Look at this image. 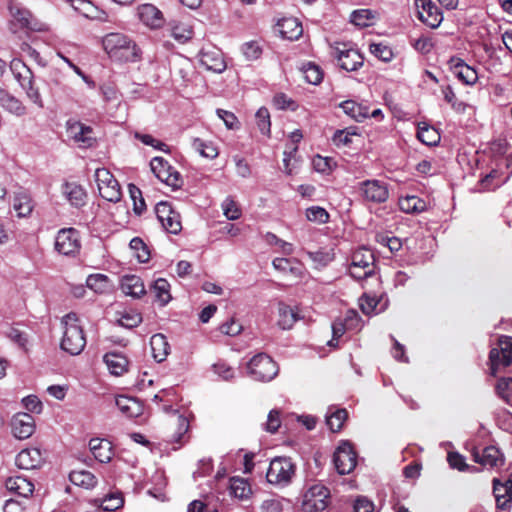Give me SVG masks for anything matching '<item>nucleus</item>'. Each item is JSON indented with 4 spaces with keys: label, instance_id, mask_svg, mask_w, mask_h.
Masks as SVG:
<instances>
[{
    "label": "nucleus",
    "instance_id": "nucleus-1",
    "mask_svg": "<svg viewBox=\"0 0 512 512\" xmlns=\"http://www.w3.org/2000/svg\"><path fill=\"white\" fill-rule=\"evenodd\" d=\"M9 14L7 27L10 33L18 36L20 33L28 35L30 32H46L49 26L35 17L21 2L9 0L7 3Z\"/></svg>",
    "mask_w": 512,
    "mask_h": 512
},
{
    "label": "nucleus",
    "instance_id": "nucleus-2",
    "mask_svg": "<svg viewBox=\"0 0 512 512\" xmlns=\"http://www.w3.org/2000/svg\"><path fill=\"white\" fill-rule=\"evenodd\" d=\"M103 48L112 60L135 62L140 59V49L127 35L109 33L103 37Z\"/></svg>",
    "mask_w": 512,
    "mask_h": 512
},
{
    "label": "nucleus",
    "instance_id": "nucleus-3",
    "mask_svg": "<svg viewBox=\"0 0 512 512\" xmlns=\"http://www.w3.org/2000/svg\"><path fill=\"white\" fill-rule=\"evenodd\" d=\"M61 324L64 329L61 349L71 355L80 354L86 346V338L77 314L73 312L66 314L62 318Z\"/></svg>",
    "mask_w": 512,
    "mask_h": 512
},
{
    "label": "nucleus",
    "instance_id": "nucleus-4",
    "mask_svg": "<svg viewBox=\"0 0 512 512\" xmlns=\"http://www.w3.org/2000/svg\"><path fill=\"white\" fill-rule=\"evenodd\" d=\"M10 69L20 86L26 91L27 97L38 108L42 109L44 103L38 88L34 87L33 74L30 68L22 60L15 58L10 63Z\"/></svg>",
    "mask_w": 512,
    "mask_h": 512
},
{
    "label": "nucleus",
    "instance_id": "nucleus-5",
    "mask_svg": "<svg viewBox=\"0 0 512 512\" xmlns=\"http://www.w3.org/2000/svg\"><path fill=\"white\" fill-rule=\"evenodd\" d=\"M375 269V256L370 249L360 247L352 253L349 273L354 279L364 280L372 277Z\"/></svg>",
    "mask_w": 512,
    "mask_h": 512
},
{
    "label": "nucleus",
    "instance_id": "nucleus-6",
    "mask_svg": "<svg viewBox=\"0 0 512 512\" xmlns=\"http://www.w3.org/2000/svg\"><path fill=\"white\" fill-rule=\"evenodd\" d=\"M296 466L289 457H275L271 460L266 473L270 484L285 487L292 482L295 476Z\"/></svg>",
    "mask_w": 512,
    "mask_h": 512
},
{
    "label": "nucleus",
    "instance_id": "nucleus-7",
    "mask_svg": "<svg viewBox=\"0 0 512 512\" xmlns=\"http://www.w3.org/2000/svg\"><path fill=\"white\" fill-rule=\"evenodd\" d=\"M331 55L337 60L340 68L348 72L357 71L364 63L362 54L347 43H334L331 46Z\"/></svg>",
    "mask_w": 512,
    "mask_h": 512
},
{
    "label": "nucleus",
    "instance_id": "nucleus-8",
    "mask_svg": "<svg viewBox=\"0 0 512 512\" xmlns=\"http://www.w3.org/2000/svg\"><path fill=\"white\" fill-rule=\"evenodd\" d=\"M248 370L255 380L268 382L275 378L279 368L270 356L265 353H259L249 361Z\"/></svg>",
    "mask_w": 512,
    "mask_h": 512
},
{
    "label": "nucleus",
    "instance_id": "nucleus-9",
    "mask_svg": "<svg viewBox=\"0 0 512 512\" xmlns=\"http://www.w3.org/2000/svg\"><path fill=\"white\" fill-rule=\"evenodd\" d=\"M490 370L496 376L500 368H506L512 364V337L500 336L497 347L489 352Z\"/></svg>",
    "mask_w": 512,
    "mask_h": 512
},
{
    "label": "nucleus",
    "instance_id": "nucleus-10",
    "mask_svg": "<svg viewBox=\"0 0 512 512\" xmlns=\"http://www.w3.org/2000/svg\"><path fill=\"white\" fill-rule=\"evenodd\" d=\"M95 180L100 196L109 201L117 203L121 200L122 193L118 181L106 168H98L95 171Z\"/></svg>",
    "mask_w": 512,
    "mask_h": 512
},
{
    "label": "nucleus",
    "instance_id": "nucleus-11",
    "mask_svg": "<svg viewBox=\"0 0 512 512\" xmlns=\"http://www.w3.org/2000/svg\"><path fill=\"white\" fill-rule=\"evenodd\" d=\"M150 167L154 175L166 185L173 189H178L182 186L183 180L180 173L164 158L154 157L150 162Z\"/></svg>",
    "mask_w": 512,
    "mask_h": 512
},
{
    "label": "nucleus",
    "instance_id": "nucleus-12",
    "mask_svg": "<svg viewBox=\"0 0 512 512\" xmlns=\"http://www.w3.org/2000/svg\"><path fill=\"white\" fill-rule=\"evenodd\" d=\"M329 490L322 484L312 485L303 495L304 512L323 511L328 506Z\"/></svg>",
    "mask_w": 512,
    "mask_h": 512
},
{
    "label": "nucleus",
    "instance_id": "nucleus-13",
    "mask_svg": "<svg viewBox=\"0 0 512 512\" xmlns=\"http://www.w3.org/2000/svg\"><path fill=\"white\" fill-rule=\"evenodd\" d=\"M155 213L163 229L171 234H178L182 230L180 214L175 211L169 202H159L155 207Z\"/></svg>",
    "mask_w": 512,
    "mask_h": 512
},
{
    "label": "nucleus",
    "instance_id": "nucleus-14",
    "mask_svg": "<svg viewBox=\"0 0 512 512\" xmlns=\"http://www.w3.org/2000/svg\"><path fill=\"white\" fill-rule=\"evenodd\" d=\"M66 131L68 137L77 143L79 147H91L96 141L92 127L78 120L69 119L66 122Z\"/></svg>",
    "mask_w": 512,
    "mask_h": 512
},
{
    "label": "nucleus",
    "instance_id": "nucleus-15",
    "mask_svg": "<svg viewBox=\"0 0 512 512\" xmlns=\"http://www.w3.org/2000/svg\"><path fill=\"white\" fill-rule=\"evenodd\" d=\"M333 462L337 472L341 475L352 472L357 464V456L350 443L344 442L334 452Z\"/></svg>",
    "mask_w": 512,
    "mask_h": 512
},
{
    "label": "nucleus",
    "instance_id": "nucleus-16",
    "mask_svg": "<svg viewBox=\"0 0 512 512\" xmlns=\"http://www.w3.org/2000/svg\"><path fill=\"white\" fill-rule=\"evenodd\" d=\"M417 16L421 22L431 28H437L443 21L442 11L432 0H415Z\"/></svg>",
    "mask_w": 512,
    "mask_h": 512
},
{
    "label": "nucleus",
    "instance_id": "nucleus-17",
    "mask_svg": "<svg viewBox=\"0 0 512 512\" xmlns=\"http://www.w3.org/2000/svg\"><path fill=\"white\" fill-rule=\"evenodd\" d=\"M80 248L78 231L74 228L61 229L56 236L55 249L63 255L76 253Z\"/></svg>",
    "mask_w": 512,
    "mask_h": 512
},
{
    "label": "nucleus",
    "instance_id": "nucleus-18",
    "mask_svg": "<svg viewBox=\"0 0 512 512\" xmlns=\"http://www.w3.org/2000/svg\"><path fill=\"white\" fill-rule=\"evenodd\" d=\"M360 190L365 200L369 202L384 203L389 198L387 184L376 179L361 182Z\"/></svg>",
    "mask_w": 512,
    "mask_h": 512
},
{
    "label": "nucleus",
    "instance_id": "nucleus-19",
    "mask_svg": "<svg viewBox=\"0 0 512 512\" xmlns=\"http://www.w3.org/2000/svg\"><path fill=\"white\" fill-rule=\"evenodd\" d=\"M450 74L464 85H474L478 80V73L472 66L459 58H450Z\"/></svg>",
    "mask_w": 512,
    "mask_h": 512
},
{
    "label": "nucleus",
    "instance_id": "nucleus-20",
    "mask_svg": "<svg viewBox=\"0 0 512 512\" xmlns=\"http://www.w3.org/2000/svg\"><path fill=\"white\" fill-rule=\"evenodd\" d=\"M389 300L386 294L365 292L359 299V305L362 312L366 315L378 314L386 310Z\"/></svg>",
    "mask_w": 512,
    "mask_h": 512
},
{
    "label": "nucleus",
    "instance_id": "nucleus-21",
    "mask_svg": "<svg viewBox=\"0 0 512 512\" xmlns=\"http://www.w3.org/2000/svg\"><path fill=\"white\" fill-rule=\"evenodd\" d=\"M13 435L20 440L29 438L35 431V421L28 413H18L11 420Z\"/></svg>",
    "mask_w": 512,
    "mask_h": 512
},
{
    "label": "nucleus",
    "instance_id": "nucleus-22",
    "mask_svg": "<svg viewBox=\"0 0 512 512\" xmlns=\"http://www.w3.org/2000/svg\"><path fill=\"white\" fill-rule=\"evenodd\" d=\"M493 494L497 508L502 510L508 509L512 503V475L504 482H501L498 478H494Z\"/></svg>",
    "mask_w": 512,
    "mask_h": 512
},
{
    "label": "nucleus",
    "instance_id": "nucleus-23",
    "mask_svg": "<svg viewBox=\"0 0 512 512\" xmlns=\"http://www.w3.org/2000/svg\"><path fill=\"white\" fill-rule=\"evenodd\" d=\"M61 192L71 206L80 208L86 204L87 194L85 189L76 182L62 184Z\"/></svg>",
    "mask_w": 512,
    "mask_h": 512
},
{
    "label": "nucleus",
    "instance_id": "nucleus-24",
    "mask_svg": "<svg viewBox=\"0 0 512 512\" xmlns=\"http://www.w3.org/2000/svg\"><path fill=\"white\" fill-rule=\"evenodd\" d=\"M15 463L20 469H35L42 463V453L38 448L23 449L16 456Z\"/></svg>",
    "mask_w": 512,
    "mask_h": 512
},
{
    "label": "nucleus",
    "instance_id": "nucleus-25",
    "mask_svg": "<svg viewBox=\"0 0 512 512\" xmlns=\"http://www.w3.org/2000/svg\"><path fill=\"white\" fill-rule=\"evenodd\" d=\"M115 403L120 412L128 418H136L143 413V406L136 398L120 395L116 397Z\"/></svg>",
    "mask_w": 512,
    "mask_h": 512
},
{
    "label": "nucleus",
    "instance_id": "nucleus-26",
    "mask_svg": "<svg viewBox=\"0 0 512 512\" xmlns=\"http://www.w3.org/2000/svg\"><path fill=\"white\" fill-rule=\"evenodd\" d=\"M89 448L95 459L101 463H108L114 454L111 442L106 439H91L89 441Z\"/></svg>",
    "mask_w": 512,
    "mask_h": 512
},
{
    "label": "nucleus",
    "instance_id": "nucleus-27",
    "mask_svg": "<svg viewBox=\"0 0 512 512\" xmlns=\"http://www.w3.org/2000/svg\"><path fill=\"white\" fill-rule=\"evenodd\" d=\"M277 28L281 36L288 40H297L303 33L302 24L294 17L279 20Z\"/></svg>",
    "mask_w": 512,
    "mask_h": 512
},
{
    "label": "nucleus",
    "instance_id": "nucleus-28",
    "mask_svg": "<svg viewBox=\"0 0 512 512\" xmlns=\"http://www.w3.org/2000/svg\"><path fill=\"white\" fill-rule=\"evenodd\" d=\"M5 486L8 491L23 498H28L34 491L33 483L22 476L9 477L5 481Z\"/></svg>",
    "mask_w": 512,
    "mask_h": 512
},
{
    "label": "nucleus",
    "instance_id": "nucleus-29",
    "mask_svg": "<svg viewBox=\"0 0 512 512\" xmlns=\"http://www.w3.org/2000/svg\"><path fill=\"white\" fill-rule=\"evenodd\" d=\"M200 63L213 72L220 73L225 70L226 64L220 51L202 50L200 52Z\"/></svg>",
    "mask_w": 512,
    "mask_h": 512
},
{
    "label": "nucleus",
    "instance_id": "nucleus-30",
    "mask_svg": "<svg viewBox=\"0 0 512 512\" xmlns=\"http://www.w3.org/2000/svg\"><path fill=\"white\" fill-rule=\"evenodd\" d=\"M140 20L150 28H158L163 23L162 13L152 4H144L138 8Z\"/></svg>",
    "mask_w": 512,
    "mask_h": 512
},
{
    "label": "nucleus",
    "instance_id": "nucleus-31",
    "mask_svg": "<svg viewBox=\"0 0 512 512\" xmlns=\"http://www.w3.org/2000/svg\"><path fill=\"white\" fill-rule=\"evenodd\" d=\"M121 290L125 295L140 298L145 294L143 281L136 275H125L121 280Z\"/></svg>",
    "mask_w": 512,
    "mask_h": 512
},
{
    "label": "nucleus",
    "instance_id": "nucleus-32",
    "mask_svg": "<svg viewBox=\"0 0 512 512\" xmlns=\"http://www.w3.org/2000/svg\"><path fill=\"white\" fill-rule=\"evenodd\" d=\"M474 461L482 464L483 466L496 467L503 464L502 453L494 446H489L483 449L481 456L478 452L473 454Z\"/></svg>",
    "mask_w": 512,
    "mask_h": 512
},
{
    "label": "nucleus",
    "instance_id": "nucleus-33",
    "mask_svg": "<svg viewBox=\"0 0 512 512\" xmlns=\"http://www.w3.org/2000/svg\"><path fill=\"white\" fill-rule=\"evenodd\" d=\"M104 362L110 373L115 376H120L127 371L128 360L120 353L110 352L105 354Z\"/></svg>",
    "mask_w": 512,
    "mask_h": 512
},
{
    "label": "nucleus",
    "instance_id": "nucleus-34",
    "mask_svg": "<svg viewBox=\"0 0 512 512\" xmlns=\"http://www.w3.org/2000/svg\"><path fill=\"white\" fill-rule=\"evenodd\" d=\"M152 356L157 362H162L169 354V343L163 334H155L150 339Z\"/></svg>",
    "mask_w": 512,
    "mask_h": 512
},
{
    "label": "nucleus",
    "instance_id": "nucleus-35",
    "mask_svg": "<svg viewBox=\"0 0 512 512\" xmlns=\"http://www.w3.org/2000/svg\"><path fill=\"white\" fill-rule=\"evenodd\" d=\"M344 113L357 122H362L369 117V108L366 105L357 103L354 100H346L340 104Z\"/></svg>",
    "mask_w": 512,
    "mask_h": 512
},
{
    "label": "nucleus",
    "instance_id": "nucleus-36",
    "mask_svg": "<svg viewBox=\"0 0 512 512\" xmlns=\"http://www.w3.org/2000/svg\"><path fill=\"white\" fill-rule=\"evenodd\" d=\"M298 320V315L292 307L280 302L278 304V320L277 325L283 329H291L295 322Z\"/></svg>",
    "mask_w": 512,
    "mask_h": 512
},
{
    "label": "nucleus",
    "instance_id": "nucleus-37",
    "mask_svg": "<svg viewBox=\"0 0 512 512\" xmlns=\"http://www.w3.org/2000/svg\"><path fill=\"white\" fill-rule=\"evenodd\" d=\"M230 494L239 500H247L252 495V488L248 480L241 477L230 479Z\"/></svg>",
    "mask_w": 512,
    "mask_h": 512
},
{
    "label": "nucleus",
    "instance_id": "nucleus-38",
    "mask_svg": "<svg viewBox=\"0 0 512 512\" xmlns=\"http://www.w3.org/2000/svg\"><path fill=\"white\" fill-rule=\"evenodd\" d=\"M398 205L402 212L408 214L420 213L426 209V202L415 195L401 197L398 201Z\"/></svg>",
    "mask_w": 512,
    "mask_h": 512
},
{
    "label": "nucleus",
    "instance_id": "nucleus-39",
    "mask_svg": "<svg viewBox=\"0 0 512 512\" xmlns=\"http://www.w3.org/2000/svg\"><path fill=\"white\" fill-rule=\"evenodd\" d=\"M417 138L423 144L433 146L439 143L441 137L434 127L425 122H421L418 124Z\"/></svg>",
    "mask_w": 512,
    "mask_h": 512
},
{
    "label": "nucleus",
    "instance_id": "nucleus-40",
    "mask_svg": "<svg viewBox=\"0 0 512 512\" xmlns=\"http://www.w3.org/2000/svg\"><path fill=\"white\" fill-rule=\"evenodd\" d=\"M348 417L346 409L330 408L326 414V424L332 432H338Z\"/></svg>",
    "mask_w": 512,
    "mask_h": 512
},
{
    "label": "nucleus",
    "instance_id": "nucleus-41",
    "mask_svg": "<svg viewBox=\"0 0 512 512\" xmlns=\"http://www.w3.org/2000/svg\"><path fill=\"white\" fill-rule=\"evenodd\" d=\"M69 480L77 486L91 489L97 484V479L90 471L87 470H74L69 474Z\"/></svg>",
    "mask_w": 512,
    "mask_h": 512
},
{
    "label": "nucleus",
    "instance_id": "nucleus-42",
    "mask_svg": "<svg viewBox=\"0 0 512 512\" xmlns=\"http://www.w3.org/2000/svg\"><path fill=\"white\" fill-rule=\"evenodd\" d=\"M86 285L96 293L102 294L111 289V281L108 276L104 274H92L86 279Z\"/></svg>",
    "mask_w": 512,
    "mask_h": 512
},
{
    "label": "nucleus",
    "instance_id": "nucleus-43",
    "mask_svg": "<svg viewBox=\"0 0 512 512\" xmlns=\"http://www.w3.org/2000/svg\"><path fill=\"white\" fill-rule=\"evenodd\" d=\"M192 148L198 152L202 157L214 159L218 156V148L211 141H204L201 138H193Z\"/></svg>",
    "mask_w": 512,
    "mask_h": 512
},
{
    "label": "nucleus",
    "instance_id": "nucleus-44",
    "mask_svg": "<svg viewBox=\"0 0 512 512\" xmlns=\"http://www.w3.org/2000/svg\"><path fill=\"white\" fill-rule=\"evenodd\" d=\"M157 301L161 306L166 305L171 300L170 284L164 278H158L152 286Z\"/></svg>",
    "mask_w": 512,
    "mask_h": 512
},
{
    "label": "nucleus",
    "instance_id": "nucleus-45",
    "mask_svg": "<svg viewBox=\"0 0 512 512\" xmlns=\"http://www.w3.org/2000/svg\"><path fill=\"white\" fill-rule=\"evenodd\" d=\"M307 256L316 264V266L324 267L334 260L332 249L321 248L317 251H306Z\"/></svg>",
    "mask_w": 512,
    "mask_h": 512
},
{
    "label": "nucleus",
    "instance_id": "nucleus-46",
    "mask_svg": "<svg viewBox=\"0 0 512 512\" xmlns=\"http://www.w3.org/2000/svg\"><path fill=\"white\" fill-rule=\"evenodd\" d=\"M13 208L19 217H26L32 212L31 199L26 194H18L13 199Z\"/></svg>",
    "mask_w": 512,
    "mask_h": 512
},
{
    "label": "nucleus",
    "instance_id": "nucleus-47",
    "mask_svg": "<svg viewBox=\"0 0 512 512\" xmlns=\"http://www.w3.org/2000/svg\"><path fill=\"white\" fill-rule=\"evenodd\" d=\"M130 248L135 252V256L141 263H146L150 259V251L147 245L139 237L133 238L129 243Z\"/></svg>",
    "mask_w": 512,
    "mask_h": 512
},
{
    "label": "nucleus",
    "instance_id": "nucleus-48",
    "mask_svg": "<svg viewBox=\"0 0 512 512\" xmlns=\"http://www.w3.org/2000/svg\"><path fill=\"white\" fill-rule=\"evenodd\" d=\"M303 74L305 80L313 85L320 84L323 79V72L321 68L318 65L311 62L307 63L303 67Z\"/></svg>",
    "mask_w": 512,
    "mask_h": 512
},
{
    "label": "nucleus",
    "instance_id": "nucleus-49",
    "mask_svg": "<svg viewBox=\"0 0 512 512\" xmlns=\"http://www.w3.org/2000/svg\"><path fill=\"white\" fill-rule=\"evenodd\" d=\"M506 179H500V173L497 170H492L490 173L483 177L479 184L481 188L478 191L492 190L504 183Z\"/></svg>",
    "mask_w": 512,
    "mask_h": 512
},
{
    "label": "nucleus",
    "instance_id": "nucleus-50",
    "mask_svg": "<svg viewBox=\"0 0 512 512\" xmlns=\"http://www.w3.org/2000/svg\"><path fill=\"white\" fill-rule=\"evenodd\" d=\"M273 267L280 272H289L295 277L302 276V269L299 266H293L292 261L287 258H275L272 262Z\"/></svg>",
    "mask_w": 512,
    "mask_h": 512
},
{
    "label": "nucleus",
    "instance_id": "nucleus-51",
    "mask_svg": "<svg viewBox=\"0 0 512 512\" xmlns=\"http://www.w3.org/2000/svg\"><path fill=\"white\" fill-rule=\"evenodd\" d=\"M312 164L315 171L322 174H329L336 167V162L333 158L323 157L321 155L314 156Z\"/></svg>",
    "mask_w": 512,
    "mask_h": 512
},
{
    "label": "nucleus",
    "instance_id": "nucleus-52",
    "mask_svg": "<svg viewBox=\"0 0 512 512\" xmlns=\"http://www.w3.org/2000/svg\"><path fill=\"white\" fill-rule=\"evenodd\" d=\"M305 215L308 221L318 224H325L329 221L328 212L320 206H311L307 208Z\"/></svg>",
    "mask_w": 512,
    "mask_h": 512
},
{
    "label": "nucleus",
    "instance_id": "nucleus-53",
    "mask_svg": "<svg viewBox=\"0 0 512 512\" xmlns=\"http://www.w3.org/2000/svg\"><path fill=\"white\" fill-rule=\"evenodd\" d=\"M142 322V316L136 311H126L117 319L118 325L125 328L137 327Z\"/></svg>",
    "mask_w": 512,
    "mask_h": 512
},
{
    "label": "nucleus",
    "instance_id": "nucleus-54",
    "mask_svg": "<svg viewBox=\"0 0 512 512\" xmlns=\"http://www.w3.org/2000/svg\"><path fill=\"white\" fill-rule=\"evenodd\" d=\"M255 117H256L257 126H258L259 130L261 131V133L264 135H269L270 128H271V122H270V114H269L268 109L265 107L259 108L258 111L256 112Z\"/></svg>",
    "mask_w": 512,
    "mask_h": 512
},
{
    "label": "nucleus",
    "instance_id": "nucleus-55",
    "mask_svg": "<svg viewBox=\"0 0 512 512\" xmlns=\"http://www.w3.org/2000/svg\"><path fill=\"white\" fill-rule=\"evenodd\" d=\"M128 189H129L130 196L133 200L134 212L136 214L140 215L146 209V204L142 197V192L134 184H129Z\"/></svg>",
    "mask_w": 512,
    "mask_h": 512
},
{
    "label": "nucleus",
    "instance_id": "nucleus-56",
    "mask_svg": "<svg viewBox=\"0 0 512 512\" xmlns=\"http://www.w3.org/2000/svg\"><path fill=\"white\" fill-rule=\"evenodd\" d=\"M124 504V499L121 493H114L106 496L101 502V508L104 511H115L121 508Z\"/></svg>",
    "mask_w": 512,
    "mask_h": 512
},
{
    "label": "nucleus",
    "instance_id": "nucleus-57",
    "mask_svg": "<svg viewBox=\"0 0 512 512\" xmlns=\"http://www.w3.org/2000/svg\"><path fill=\"white\" fill-rule=\"evenodd\" d=\"M71 4V6L78 11L79 13L83 14L87 18H93L95 17L94 11L95 7L93 5V0H68Z\"/></svg>",
    "mask_w": 512,
    "mask_h": 512
},
{
    "label": "nucleus",
    "instance_id": "nucleus-58",
    "mask_svg": "<svg viewBox=\"0 0 512 512\" xmlns=\"http://www.w3.org/2000/svg\"><path fill=\"white\" fill-rule=\"evenodd\" d=\"M450 468L458 469L459 471L477 472L478 468L470 466L466 463L465 458L458 452L450 451Z\"/></svg>",
    "mask_w": 512,
    "mask_h": 512
},
{
    "label": "nucleus",
    "instance_id": "nucleus-59",
    "mask_svg": "<svg viewBox=\"0 0 512 512\" xmlns=\"http://www.w3.org/2000/svg\"><path fill=\"white\" fill-rule=\"evenodd\" d=\"M223 214L228 220H237L241 216V210L238 204L230 197H227L222 203Z\"/></svg>",
    "mask_w": 512,
    "mask_h": 512
},
{
    "label": "nucleus",
    "instance_id": "nucleus-60",
    "mask_svg": "<svg viewBox=\"0 0 512 512\" xmlns=\"http://www.w3.org/2000/svg\"><path fill=\"white\" fill-rule=\"evenodd\" d=\"M192 34V29L185 24H175L171 28L172 37L181 43H184L191 39Z\"/></svg>",
    "mask_w": 512,
    "mask_h": 512
},
{
    "label": "nucleus",
    "instance_id": "nucleus-61",
    "mask_svg": "<svg viewBox=\"0 0 512 512\" xmlns=\"http://www.w3.org/2000/svg\"><path fill=\"white\" fill-rule=\"evenodd\" d=\"M372 19V11L368 9L356 10L351 14V22L360 27L369 26Z\"/></svg>",
    "mask_w": 512,
    "mask_h": 512
},
{
    "label": "nucleus",
    "instance_id": "nucleus-62",
    "mask_svg": "<svg viewBox=\"0 0 512 512\" xmlns=\"http://www.w3.org/2000/svg\"><path fill=\"white\" fill-rule=\"evenodd\" d=\"M370 52L378 59L388 62L393 58V52L387 45L378 43L370 45Z\"/></svg>",
    "mask_w": 512,
    "mask_h": 512
},
{
    "label": "nucleus",
    "instance_id": "nucleus-63",
    "mask_svg": "<svg viewBox=\"0 0 512 512\" xmlns=\"http://www.w3.org/2000/svg\"><path fill=\"white\" fill-rule=\"evenodd\" d=\"M354 135L356 132L352 128L337 130L333 135V142L336 146H347L351 143V137Z\"/></svg>",
    "mask_w": 512,
    "mask_h": 512
},
{
    "label": "nucleus",
    "instance_id": "nucleus-64",
    "mask_svg": "<svg viewBox=\"0 0 512 512\" xmlns=\"http://www.w3.org/2000/svg\"><path fill=\"white\" fill-rule=\"evenodd\" d=\"M496 392L502 399L508 401L512 395V378L499 379L496 384Z\"/></svg>",
    "mask_w": 512,
    "mask_h": 512
}]
</instances>
